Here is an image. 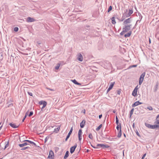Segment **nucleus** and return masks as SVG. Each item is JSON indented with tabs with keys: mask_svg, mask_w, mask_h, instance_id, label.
Segmentation results:
<instances>
[{
	"mask_svg": "<svg viewBox=\"0 0 159 159\" xmlns=\"http://www.w3.org/2000/svg\"><path fill=\"white\" fill-rule=\"evenodd\" d=\"M124 26H123L122 29L125 32H127L128 31H129V30H130L131 27L132 25V24H129V25H125Z\"/></svg>",
	"mask_w": 159,
	"mask_h": 159,
	"instance_id": "nucleus-1",
	"label": "nucleus"
},
{
	"mask_svg": "<svg viewBox=\"0 0 159 159\" xmlns=\"http://www.w3.org/2000/svg\"><path fill=\"white\" fill-rule=\"evenodd\" d=\"M145 125L149 129H155L158 128V126L157 125H152L145 123Z\"/></svg>",
	"mask_w": 159,
	"mask_h": 159,
	"instance_id": "nucleus-2",
	"label": "nucleus"
},
{
	"mask_svg": "<svg viewBox=\"0 0 159 159\" xmlns=\"http://www.w3.org/2000/svg\"><path fill=\"white\" fill-rule=\"evenodd\" d=\"M145 75V72H143L142 74L140 76L139 78V85H141L143 80L144 78Z\"/></svg>",
	"mask_w": 159,
	"mask_h": 159,
	"instance_id": "nucleus-3",
	"label": "nucleus"
},
{
	"mask_svg": "<svg viewBox=\"0 0 159 159\" xmlns=\"http://www.w3.org/2000/svg\"><path fill=\"white\" fill-rule=\"evenodd\" d=\"M100 147L103 149H104L106 148H108L109 147V146L107 144H98L97 145V147L98 148V147Z\"/></svg>",
	"mask_w": 159,
	"mask_h": 159,
	"instance_id": "nucleus-4",
	"label": "nucleus"
},
{
	"mask_svg": "<svg viewBox=\"0 0 159 159\" xmlns=\"http://www.w3.org/2000/svg\"><path fill=\"white\" fill-rule=\"evenodd\" d=\"M54 155V153L53 152L52 150H50L48 158L49 159H53Z\"/></svg>",
	"mask_w": 159,
	"mask_h": 159,
	"instance_id": "nucleus-5",
	"label": "nucleus"
},
{
	"mask_svg": "<svg viewBox=\"0 0 159 159\" xmlns=\"http://www.w3.org/2000/svg\"><path fill=\"white\" fill-rule=\"evenodd\" d=\"M132 20L131 17L128 18L124 21L123 25H128V23H130Z\"/></svg>",
	"mask_w": 159,
	"mask_h": 159,
	"instance_id": "nucleus-6",
	"label": "nucleus"
},
{
	"mask_svg": "<svg viewBox=\"0 0 159 159\" xmlns=\"http://www.w3.org/2000/svg\"><path fill=\"white\" fill-rule=\"evenodd\" d=\"M77 146V144L76 143L74 146L71 147L70 148V152L71 154H72L74 152Z\"/></svg>",
	"mask_w": 159,
	"mask_h": 159,
	"instance_id": "nucleus-7",
	"label": "nucleus"
},
{
	"mask_svg": "<svg viewBox=\"0 0 159 159\" xmlns=\"http://www.w3.org/2000/svg\"><path fill=\"white\" fill-rule=\"evenodd\" d=\"M77 60L80 61H82L83 60V57L80 53H79L77 55Z\"/></svg>",
	"mask_w": 159,
	"mask_h": 159,
	"instance_id": "nucleus-8",
	"label": "nucleus"
},
{
	"mask_svg": "<svg viewBox=\"0 0 159 159\" xmlns=\"http://www.w3.org/2000/svg\"><path fill=\"white\" fill-rule=\"evenodd\" d=\"M115 82H111V83L108 88L107 90V93L112 88Z\"/></svg>",
	"mask_w": 159,
	"mask_h": 159,
	"instance_id": "nucleus-9",
	"label": "nucleus"
},
{
	"mask_svg": "<svg viewBox=\"0 0 159 159\" xmlns=\"http://www.w3.org/2000/svg\"><path fill=\"white\" fill-rule=\"evenodd\" d=\"M35 20L34 18L28 17L27 18L26 21L27 22H33L35 21Z\"/></svg>",
	"mask_w": 159,
	"mask_h": 159,
	"instance_id": "nucleus-10",
	"label": "nucleus"
},
{
	"mask_svg": "<svg viewBox=\"0 0 159 159\" xmlns=\"http://www.w3.org/2000/svg\"><path fill=\"white\" fill-rule=\"evenodd\" d=\"M143 104L142 102H140L139 101H138L134 102L132 105V107H135V106H137L141 104Z\"/></svg>",
	"mask_w": 159,
	"mask_h": 159,
	"instance_id": "nucleus-11",
	"label": "nucleus"
},
{
	"mask_svg": "<svg viewBox=\"0 0 159 159\" xmlns=\"http://www.w3.org/2000/svg\"><path fill=\"white\" fill-rule=\"evenodd\" d=\"M85 122V120H83L80 123V127L81 128H83L84 127Z\"/></svg>",
	"mask_w": 159,
	"mask_h": 159,
	"instance_id": "nucleus-12",
	"label": "nucleus"
},
{
	"mask_svg": "<svg viewBox=\"0 0 159 159\" xmlns=\"http://www.w3.org/2000/svg\"><path fill=\"white\" fill-rule=\"evenodd\" d=\"M23 142H28L29 143H30L31 144L34 145V146H37L36 144V143H34L33 142H32V141H30V140H24L23 141Z\"/></svg>",
	"mask_w": 159,
	"mask_h": 159,
	"instance_id": "nucleus-13",
	"label": "nucleus"
},
{
	"mask_svg": "<svg viewBox=\"0 0 159 159\" xmlns=\"http://www.w3.org/2000/svg\"><path fill=\"white\" fill-rule=\"evenodd\" d=\"M101 136L103 138L109 139V137H108V136L107 134H104L103 133L101 134Z\"/></svg>",
	"mask_w": 159,
	"mask_h": 159,
	"instance_id": "nucleus-14",
	"label": "nucleus"
},
{
	"mask_svg": "<svg viewBox=\"0 0 159 159\" xmlns=\"http://www.w3.org/2000/svg\"><path fill=\"white\" fill-rule=\"evenodd\" d=\"M132 33V31H129L127 34H125L124 35L125 38H127L129 37Z\"/></svg>",
	"mask_w": 159,
	"mask_h": 159,
	"instance_id": "nucleus-15",
	"label": "nucleus"
},
{
	"mask_svg": "<svg viewBox=\"0 0 159 159\" xmlns=\"http://www.w3.org/2000/svg\"><path fill=\"white\" fill-rule=\"evenodd\" d=\"M137 90H135V89H134L132 93V95L134 97H135L137 96Z\"/></svg>",
	"mask_w": 159,
	"mask_h": 159,
	"instance_id": "nucleus-16",
	"label": "nucleus"
},
{
	"mask_svg": "<svg viewBox=\"0 0 159 159\" xmlns=\"http://www.w3.org/2000/svg\"><path fill=\"white\" fill-rule=\"evenodd\" d=\"M28 145H29V144L28 143H27L26 142H25V143H24L22 144H19L18 145L19 147H24L25 146Z\"/></svg>",
	"mask_w": 159,
	"mask_h": 159,
	"instance_id": "nucleus-17",
	"label": "nucleus"
},
{
	"mask_svg": "<svg viewBox=\"0 0 159 159\" xmlns=\"http://www.w3.org/2000/svg\"><path fill=\"white\" fill-rule=\"evenodd\" d=\"M9 125L11 126V127L14 128H17L18 126H17L15 124L12 123H10Z\"/></svg>",
	"mask_w": 159,
	"mask_h": 159,
	"instance_id": "nucleus-18",
	"label": "nucleus"
},
{
	"mask_svg": "<svg viewBox=\"0 0 159 159\" xmlns=\"http://www.w3.org/2000/svg\"><path fill=\"white\" fill-rule=\"evenodd\" d=\"M158 83L157 82L156 84L155 85L154 88V92H156L157 89H158Z\"/></svg>",
	"mask_w": 159,
	"mask_h": 159,
	"instance_id": "nucleus-19",
	"label": "nucleus"
},
{
	"mask_svg": "<svg viewBox=\"0 0 159 159\" xmlns=\"http://www.w3.org/2000/svg\"><path fill=\"white\" fill-rule=\"evenodd\" d=\"M69 152L68 151H66L64 157V159H66L68 157L69 155Z\"/></svg>",
	"mask_w": 159,
	"mask_h": 159,
	"instance_id": "nucleus-20",
	"label": "nucleus"
},
{
	"mask_svg": "<svg viewBox=\"0 0 159 159\" xmlns=\"http://www.w3.org/2000/svg\"><path fill=\"white\" fill-rule=\"evenodd\" d=\"M106 64H107V66H106L104 67L105 69H108L109 68L111 67V64H110V63L109 62H107L106 63Z\"/></svg>",
	"mask_w": 159,
	"mask_h": 159,
	"instance_id": "nucleus-21",
	"label": "nucleus"
},
{
	"mask_svg": "<svg viewBox=\"0 0 159 159\" xmlns=\"http://www.w3.org/2000/svg\"><path fill=\"white\" fill-rule=\"evenodd\" d=\"M72 81L74 84H77L78 85H81V84L78 82L75 79L72 80Z\"/></svg>",
	"mask_w": 159,
	"mask_h": 159,
	"instance_id": "nucleus-22",
	"label": "nucleus"
},
{
	"mask_svg": "<svg viewBox=\"0 0 159 159\" xmlns=\"http://www.w3.org/2000/svg\"><path fill=\"white\" fill-rule=\"evenodd\" d=\"M44 103L45 104H46V106L47 105V103L46 101H40L39 102V104L40 105H44Z\"/></svg>",
	"mask_w": 159,
	"mask_h": 159,
	"instance_id": "nucleus-23",
	"label": "nucleus"
},
{
	"mask_svg": "<svg viewBox=\"0 0 159 159\" xmlns=\"http://www.w3.org/2000/svg\"><path fill=\"white\" fill-rule=\"evenodd\" d=\"M60 129V127H58L57 128H55L54 129V132H55L56 133H57L59 131Z\"/></svg>",
	"mask_w": 159,
	"mask_h": 159,
	"instance_id": "nucleus-24",
	"label": "nucleus"
},
{
	"mask_svg": "<svg viewBox=\"0 0 159 159\" xmlns=\"http://www.w3.org/2000/svg\"><path fill=\"white\" fill-rule=\"evenodd\" d=\"M30 147H31V146L30 145V146H27V147H24V148H22L20 149V150H26V149H30Z\"/></svg>",
	"mask_w": 159,
	"mask_h": 159,
	"instance_id": "nucleus-25",
	"label": "nucleus"
},
{
	"mask_svg": "<svg viewBox=\"0 0 159 159\" xmlns=\"http://www.w3.org/2000/svg\"><path fill=\"white\" fill-rule=\"evenodd\" d=\"M61 63H57V65L55 67V69L56 70H58L60 66Z\"/></svg>",
	"mask_w": 159,
	"mask_h": 159,
	"instance_id": "nucleus-26",
	"label": "nucleus"
},
{
	"mask_svg": "<svg viewBox=\"0 0 159 159\" xmlns=\"http://www.w3.org/2000/svg\"><path fill=\"white\" fill-rule=\"evenodd\" d=\"M29 114V110L28 111L25 113V115L24 117L23 118L22 120V122H23L26 118V116H28V114Z\"/></svg>",
	"mask_w": 159,
	"mask_h": 159,
	"instance_id": "nucleus-27",
	"label": "nucleus"
},
{
	"mask_svg": "<svg viewBox=\"0 0 159 159\" xmlns=\"http://www.w3.org/2000/svg\"><path fill=\"white\" fill-rule=\"evenodd\" d=\"M121 126L120 123H119V125H117L116 126V129L118 130L119 131L120 129H121Z\"/></svg>",
	"mask_w": 159,
	"mask_h": 159,
	"instance_id": "nucleus-28",
	"label": "nucleus"
},
{
	"mask_svg": "<svg viewBox=\"0 0 159 159\" xmlns=\"http://www.w3.org/2000/svg\"><path fill=\"white\" fill-rule=\"evenodd\" d=\"M121 136V130L120 129L117 135V137L120 138Z\"/></svg>",
	"mask_w": 159,
	"mask_h": 159,
	"instance_id": "nucleus-29",
	"label": "nucleus"
},
{
	"mask_svg": "<svg viewBox=\"0 0 159 159\" xmlns=\"http://www.w3.org/2000/svg\"><path fill=\"white\" fill-rule=\"evenodd\" d=\"M133 10L132 9H129L128 12V15L130 16L133 13Z\"/></svg>",
	"mask_w": 159,
	"mask_h": 159,
	"instance_id": "nucleus-30",
	"label": "nucleus"
},
{
	"mask_svg": "<svg viewBox=\"0 0 159 159\" xmlns=\"http://www.w3.org/2000/svg\"><path fill=\"white\" fill-rule=\"evenodd\" d=\"M111 23L113 24H115L116 23V22L115 20V18L114 17H112L111 18Z\"/></svg>",
	"mask_w": 159,
	"mask_h": 159,
	"instance_id": "nucleus-31",
	"label": "nucleus"
},
{
	"mask_svg": "<svg viewBox=\"0 0 159 159\" xmlns=\"http://www.w3.org/2000/svg\"><path fill=\"white\" fill-rule=\"evenodd\" d=\"M73 129V127H72L71 128V129H70V131L69 132L67 135V136H68L69 137H70V134H71L72 133V132Z\"/></svg>",
	"mask_w": 159,
	"mask_h": 159,
	"instance_id": "nucleus-32",
	"label": "nucleus"
},
{
	"mask_svg": "<svg viewBox=\"0 0 159 159\" xmlns=\"http://www.w3.org/2000/svg\"><path fill=\"white\" fill-rule=\"evenodd\" d=\"M154 123L157 124L155 125H157L158 126V128L159 127V120H155Z\"/></svg>",
	"mask_w": 159,
	"mask_h": 159,
	"instance_id": "nucleus-33",
	"label": "nucleus"
},
{
	"mask_svg": "<svg viewBox=\"0 0 159 159\" xmlns=\"http://www.w3.org/2000/svg\"><path fill=\"white\" fill-rule=\"evenodd\" d=\"M126 18L125 17V16L123 14V15L122 16V17L121 18V20H120V21H123Z\"/></svg>",
	"mask_w": 159,
	"mask_h": 159,
	"instance_id": "nucleus-34",
	"label": "nucleus"
},
{
	"mask_svg": "<svg viewBox=\"0 0 159 159\" xmlns=\"http://www.w3.org/2000/svg\"><path fill=\"white\" fill-rule=\"evenodd\" d=\"M3 58V53L1 52L0 53V60H2Z\"/></svg>",
	"mask_w": 159,
	"mask_h": 159,
	"instance_id": "nucleus-35",
	"label": "nucleus"
},
{
	"mask_svg": "<svg viewBox=\"0 0 159 159\" xmlns=\"http://www.w3.org/2000/svg\"><path fill=\"white\" fill-rule=\"evenodd\" d=\"M102 126V125H100L96 129V130L98 131L100 130Z\"/></svg>",
	"mask_w": 159,
	"mask_h": 159,
	"instance_id": "nucleus-36",
	"label": "nucleus"
},
{
	"mask_svg": "<svg viewBox=\"0 0 159 159\" xmlns=\"http://www.w3.org/2000/svg\"><path fill=\"white\" fill-rule=\"evenodd\" d=\"M82 130L81 129H80L78 131V135H82Z\"/></svg>",
	"mask_w": 159,
	"mask_h": 159,
	"instance_id": "nucleus-37",
	"label": "nucleus"
},
{
	"mask_svg": "<svg viewBox=\"0 0 159 159\" xmlns=\"http://www.w3.org/2000/svg\"><path fill=\"white\" fill-rule=\"evenodd\" d=\"M137 66V65H131L129 66L128 67V69H130L133 67H136Z\"/></svg>",
	"mask_w": 159,
	"mask_h": 159,
	"instance_id": "nucleus-38",
	"label": "nucleus"
},
{
	"mask_svg": "<svg viewBox=\"0 0 159 159\" xmlns=\"http://www.w3.org/2000/svg\"><path fill=\"white\" fill-rule=\"evenodd\" d=\"M89 137L91 139H93V137L91 133H90L89 135Z\"/></svg>",
	"mask_w": 159,
	"mask_h": 159,
	"instance_id": "nucleus-39",
	"label": "nucleus"
},
{
	"mask_svg": "<svg viewBox=\"0 0 159 159\" xmlns=\"http://www.w3.org/2000/svg\"><path fill=\"white\" fill-rule=\"evenodd\" d=\"M123 14L126 18H127L130 16L129 15H128V13H124Z\"/></svg>",
	"mask_w": 159,
	"mask_h": 159,
	"instance_id": "nucleus-40",
	"label": "nucleus"
},
{
	"mask_svg": "<svg viewBox=\"0 0 159 159\" xmlns=\"http://www.w3.org/2000/svg\"><path fill=\"white\" fill-rule=\"evenodd\" d=\"M147 108L149 110H153V108L151 106H148L147 107Z\"/></svg>",
	"mask_w": 159,
	"mask_h": 159,
	"instance_id": "nucleus-41",
	"label": "nucleus"
},
{
	"mask_svg": "<svg viewBox=\"0 0 159 159\" xmlns=\"http://www.w3.org/2000/svg\"><path fill=\"white\" fill-rule=\"evenodd\" d=\"M112 6H110V7H109L108 8L107 12H109V11H111L112 10Z\"/></svg>",
	"mask_w": 159,
	"mask_h": 159,
	"instance_id": "nucleus-42",
	"label": "nucleus"
},
{
	"mask_svg": "<svg viewBox=\"0 0 159 159\" xmlns=\"http://www.w3.org/2000/svg\"><path fill=\"white\" fill-rule=\"evenodd\" d=\"M33 114V112L32 111H31L30 112L28 116H29L30 117V116H32Z\"/></svg>",
	"mask_w": 159,
	"mask_h": 159,
	"instance_id": "nucleus-43",
	"label": "nucleus"
},
{
	"mask_svg": "<svg viewBox=\"0 0 159 159\" xmlns=\"http://www.w3.org/2000/svg\"><path fill=\"white\" fill-rule=\"evenodd\" d=\"M134 111V108H132V109H131V110L130 111V115H132V114H133Z\"/></svg>",
	"mask_w": 159,
	"mask_h": 159,
	"instance_id": "nucleus-44",
	"label": "nucleus"
},
{
	"mask_svg": "<svg viewBox=\"0 0 159 159\" xmlns=\"http://www.w3.org/2000/svg\"><path fill=\"white\" fill-rule=\"evenodd\" d=\"M49 139V137L48 136H47L45 139V140H44V141H45V143H46V142H47L48 140Z\"/></svg>",
	"mask_w": 159,
	"mask_h": 159,
	"instance_id": "nucleus-45",
	"label": "nucleus"
},
{
	"mask_svg": "<svg viewBox=\"0 0 159 159\" xmlns=\"http://www.w3.org/2000/svg\"><path fill=\"white\" fill-rule=\"evenodd\" d=\"M19 29L17 27H15L14 29V30L15 32H17L18 30Z\"/></svg>",
	"mask_w": 159,
	"mask_h": 159,
	"instance_id": "nucleus-46",
	"label": "nucleus"
},
{
	"mask_svg": "<svg viewBox=\"0 0 159 159\" xmlns=\"http://www.w3.org/2000/svg\"><path fill=\"white\" fill-rule=\"evenodd\" d=\"M121 90L120 89L119 90H117V94L118 95H120V93H121Z\"/></svg>",
	"mask_w": 159,
	"mask_h": 159,
	"instance_id": "nucleus-47",
	"label": "nucleus"
},
{
	"mask_svg": "<svg viewBox=\"0 0 159 159\" xmlns=\"http://www.w3.org/2000/svg\"><path fill=\"white\" fill-rule=\"evenodd\" d=\"M9 145V143L8 141L7 142V143L6 144V145L5 147V148H4V149H5Z\"/></svg>",
	"mask_w": 159,
	"mask_h": 159,
	"instance_id": "nucleus-48",
	"label": "nucleus"
},
{
	"mask_svg": "<svg viewBox=\"0 0 159 159\" xmlns=\"http://www.w3.org/2000/svg\"><path fill=\"white\" fill-rule=\"evenodd\" d=\"M125 32L123 30V31L120 33V34L121 35H123Z\"/></svg>",
	"mask_w": 159,
	"mask_h": 159,
	"instance_id": "nucleus-49",
	"label": "nucleus"
},
{
	"mask_svg": "<svg viewBox=\"0 0 159 159\" xmlns=\"http://www.w3.org/2000/svg\"><path fill=\"white\" fill-rule=\"evenodd\" d=\"M27 93H28V94L30 96H33V94L31 92H27Z\"/></svg>",
	"mask_w": 159,
	"mask_h": 159,
	"instance_id": "nucleus-50",
	"label": "nucleus"
},
{
	"mask_svg": "<svg viewBox=\"0 0 159 159\" xmlns=\"http://www.w3.org/2000/svg\"><path fill=\"white\" fill-rule=\"evenodd\" d=\"M78 138L79 141H80L82 139V135H78Z\"/></svg>",
	"mask_w": 159,
	"mask_h": 159,
	"instance_id": "nucleus-51",
	"label": "nucleus"
},
{
	"mask_svg": "<svg viewBox=\"0 0 159 159\" xmlns=\"http://www.w3.org/2000/svg\"><path fill=\"white\" fill-rule=\"evenodd\" d=\"M46 106V104H44V105H43V107H42V108H41V110H42V109H43Z\"/></svg>",
	"mask_w": 159,
	"mask_h": 159,
	"instance_id": "nucleus-52",
	"label": "nucleus"
},
{
	"mask_svg": "<svg viewBox=\"0 0 159 159\" xmlns=\"http://www.w3.org/2000/svg\"><path fill=\"white\" fill-rule=\"evenodd\" d=\"M143 18V16H142V15L141 16H140L139 17V23L140 22L141 20H142V18Z\"/></svg>",
	"mask_w": 159,
	"mask_h": 159,
	"instance_id": "nucleus-53",
	"label": "nucleus"
},
{
	"mask_svg": "<svg viewBox=\"0 0 159 159\" xmlns=\"http://www.w3.org/2000/svg\"><path fill=\"white\" fill-rule=\"evenodd\" d=\"M156 120H159V114L157 116Z\"/></svg>",
	"mask_w": 159,
	"mask_h": 159,
	"instance_id": "nucleus-54",
	"label": "nucleus"
},
{
	"mask_svg": "<svg viewBox=\"0 0 159 159\" xmlns=\"http://www.w3.org/2000/svg\"><path fill=\"white\" fill-rule=\"evenodd\" d=\"M146 153H145L144 154L142 157L141 159H143L146 156Z\"/></svg>",
	"mask_w": 159,
	"mask_h": 159,
	"instance_id": "nucleus-55",
	"label": "nucleus"
},
{
	"mask_svg": "<svg viewBox=\"0 0 159 159\" xmlns=\"http://www.w3.org/2000/svg\"><path fill=\"white\" fill-rule=\"evenodd\" d=\"M129 10L128 9H126L125 10V11L124 13H128Z\"/></svg>",
	"mask_w": 159,
	"mask_h": 159,
	"instance_id": "nucleus-56",
	"label": "nucleus"
},
{
	"mask_svg": "<svg viewBox=\"0 0 159 159\" xmlns=\"http://www.w3.org/2000/svg\"><path fill=\"white\" fill-rule=\"evenodd\" d=\"M136 134L138 136H140V135L139 133L137 131L136 132Z\"/></svg>",
	"mask_w": 159,
	"mask_h": 159,
	"instance_id": "nucleus-57",
	"label": "nucleus"
},
{
	"mask_svg": "<svg viewBox=\"0 0 159 159\" xmlns=\"http://www.w3.org/2000/svg\"><path fill=\"white\" fill-rule=\"evenodd\" d=\"M91 146L93 148H98L97 147V146L95 147L94 146H93L92 144H91Z\"/></svg>",
	"mask_w": 159,
	"mask_h": 159,
	"instance_id": "nucleus-58",
	"label": "nucleus"
},
{
	"mask_svg": "<svg viewBox=\"0 0 159 159\" xmlns=\"http://www.w3.org/2000/svg\"><path fill=\"white\" fill-rule=\"evenodd\" d=\"M69 137H69L68 136H67L66 138L65 139V141H66L69 138Z\"/></svg>",
	"mask_w": 159,
	"mask_h": 159,
	"instance_id": "nucleus-59",
	"label": "nucleus"
},
{
	"mask_svg": "<svg viewBox=\"0 0 159 159\" xmlns=\"http://www.w3.org/2000/svg\"><path fill=\"white\" fill-rule=\"evenodd\" d=\"M139 20H138L136 22V24H135V26H134V27H135V26L136 25H137V23H138V22H139Z\"/></svg>",
	"mask_w": 159,
	"mask_h": 159,
	"instance_id": "nucleus-60",
	"label": "nucleus"
},
{
	"mask_svg": "<svg viewBox=\"0 0 159 159\" xmlns=\"http://www.w3.org/2000/svg\"><path fill=\"white\" fill-rule=\"evenodd\" d=\"M138 85H137V86L135 87V88L134 89H135V90H138V89L139 88H138Z\"/></svg>",
	"mask_w": 159,
	"mask_h": 159,
	"instance_id": "nucleus-61",
	"label": "nucleus"
},
{
	"mask_svg": "<svg viewBox=\"0 0 159 159\" xmlns=\"http://www.w3.org/2000/svg\"><path fill=\"white\" fill-rule=\"evenodd\" d=\"M82 112H83L84 114L85 113V109H84L82 111Z\"/></svg>",
	"mask_w": 159,
	"mask_h": 159,
	"instance_id": "nucleus-62",
	"label": "nucleus"
},
{
	"mask_svg": "<svg viewBox=\"0 0 159 159\" xmlns=\"http://www.w3.org/2000/svg\"><path fill=\"white\" fill-rule=\"evenodd\" d=\"M102 114H101V115H99V119H101V118H102Z\"/></svg>",
	"mask_w": 159,
	"mask_h": 159,
	"instance_id": "nucleus-63",
	"label": "nucleus"
},
{
	"mask_svg": "<svg viewBox=\"0 0 159 159\" xmlns=\"http://www.w3.org/2000/svg\"><path fill=\"white\" fill-rule=\"evenodd\" d=\"M37 43L38 44H41V42L40 41H37Z\"/></svg>",
	"mask_w": 159,
	"mask_h": 159,
	"instance_id": "nucleus-64",
	"label": "nucleus"
}]
</instances>
